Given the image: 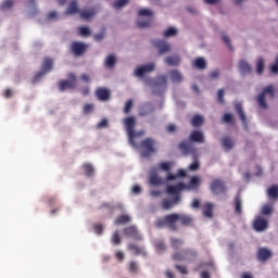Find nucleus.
Masks as SVG:
<instances>
[{
    "instance_id": "obj_13",
    "label": "nucleus",
    "mask_w": 278,
    "mask_h": 278,
    "mask_svg": "<svg viewBox=\"0 0 278 278\" xmlns=\"http://www.w3.org/2000/svg\"><path fill=\"white\" fill-rule=\"evenodd\" d=\"M153 71H155V63H148V64L139 66L135 71V75H136V77H144V75H147V73H153Z\"/></svg>"
},
{
    "instance_id": "obj_1",
    "label": "nucleus",
    "mask_w": 278,
    "mask_h": 278,
    "mask_svg": "<svg viewBox=\"0 0 278 278\" xmlns=\"http://www.w3.org/2000/svg\"><path fill=\"white\" fill-rule=\"evenodd\" d=\"M177 223H180L182 227H191L192 223H194V218H192L191 215L173 213L164 217H159L154 225L159 227V229L168 227L170 231H178L179 226H177Z\"/></svg>"
},
{
    "instance_id": "obj_39",
    "label": "nucleus",
    "mask_w": 278,
    "mask_h": 278,
    "mask_svg": "<svg viewBox=\"0 0 278 278\" xmlns=\"http://www.w3.org/2000/svg\"><path fill=\"white\" fill-rule=\"evenodd\" d=\"M192 127H201L203 125V118L200 115H194L191 119Z\"/></svg>"
},
{
    "instance_id": "obj_5",
    "label": "nucleus",
    "mask_w": 278,
    "mask_h": 278,
    "mask_svg": "<svg viewBox=\"0 0 278 278\" xmlns=\"http://www.w3.org/2000/svg\"><path fill=\"white\" fill-rule=\"evenodd\" d=\"M173 260L175 262H194V260H197V251L192 249H186L181 252H176L173 254Z\"/></svg>"
},
{
    "instance_id": "obj_49",
    "label": "nucleus",
    "mask_w": 278,
    "mask_h": 278,
    "mask_svg": "<svg viewBox=\"0 0 278 278\" xmlns=\"http://www.w3.org/2000/svg\"><path fill=\"white\" fill-rule=\"evenodd\" d=\"M139 16H153V11L149 10V9H141L138 12Z\"/></svg>"
},
{
    "instance_id": "obj_6",
    "label": "nucleus",
    "mask_w": 278,
    "mask_h": 278,
    "mask_svg": "<svg viewBox=\"0 0 278 278\" xmlns=\"http://www.w3.org/2000/svg\"><path fill=\"white\" fill-rule=\"evenodd\" d=\"M266 94H269L270 99H275V89L273 85L267 86L257 97V103L263 110H268V104L266 103Z\"/></svg>"
},
{
    "instance_id": "obj_51",
    "label": "nucleus",
    "mask_w": 278,
    "mask_h": 278,
    "mask_svg": "<svg viewBox=\"0 0 278 278\" xmlns=\"http://www.w3.org/2000/svg\"><path fill=\"white\" fill-rule=\"evenodd\" d=\"M79 35L83 37L90 36V28H88L86 26H81L79 28Z\"/></svg>"
},
{
    "instance_id": "obj_58",
    "label": "nucleus",
    "mask_w": 278,
    "mask_h": 278,
    "mask_svg": "<svg viewBox=\"0 0 278 278\" xmlns=\"http://www.w3.org/2000/svg\"><path fill=\"white\" fill-rule=\"evenodd\" d=\"M166 131L168 134H175V131H177V126L175 124H168L166 126Z\"/></svg>"
},
{
    "instance_id": "obj_48",
    "label": "nucleus",
    "mask_w": 278,
    "mask_h": 278,
    "mask_svg": "<svg viewBox=\"0 0 278 278\" xmlns=\"http://www.w3.org/2000/svg\"><path fill=\"white\" fill-rule=\"evenodd\" d=\"M132 108H134V100L126 101L125 106H124V113L129 114L131 112Z\"/></svg>"
},
{
    "instance_id": "obj_27",
    "label": "nucleus",
    "mask_w": 278,
    "mask_h": 278,
    "mask_svg": "<svg viewBox=\"0 0 278 278\" xmlns=\"http://www.w3.org/2000/svg\"><path fill=\"white\" fill-rule=\"evenodd\" d=\"M165 62L166 64H168V66H179L181 59L179 58V55H172V56H167L165 59Z\"/></svg>"
},
{
    "instance_id": "obj_17",
    "label": "nucleus",
    "mask_w": 278,
    "mask_h": 278,
    "mask_svg": "<svg viewBox=\"0 0 278 278\" xmlns=\"http://www.w3.org/2000/svg\"><path fill=\"white\" fill-rule=\"evenodd\" d=\"M258 262H267L273 257V252L266 248H260L256 254Z\"/></svg>"
},
{
    "instance_id": "obj_32",
    "label": "nucleus",
    "mask_w": 278,
    "mask_h": 278,
    "mask_svg": "<svg viewBox=\"0 0 278 278\" xmlns=\"http://www.w3.org/2000/svg\"><path fill=\"white\" fill-rule=\"evenodd\" d=\"M169 242L172 244V249H174L175 251H178V249L184 244V239L172 237L169 239Z\"/></svg>"
},
{
    "instance_id": "obj_24",
    "label": "nucleus",
    "mask_w": 278,
    "mask_h": 278,
    "mask_svg": "<svg viewBox=\"0 0 278 278\" xmlns=\"http://www.w3.org/2000/svg\"><path fill=\"white\" fill-rule=\"evenodd\" d=\"M169 77L173 84H179L184 81V76L181 75V72L178 70H173L169 72Z\"/></svg>"
},
{
    "instance_id": "obj_42",
    "label": "nucleus",
    "mask_w": 278,
    "mask_h": 278,
    "mask_svg": "<svg viewBox=\"0 0 278 278\" xmlns=\"http://www.w3.org/2000/svg\"><path fill=\"white\" fill-rule=\"evenodd\" d=\"M154 247L157 253H164V251H166V243H164V241H156Z\"/></svg>"
},
{
    "instance_id": "obj_38",
    "label": "nucleus",
    "mask_w": 278,
    "mask_h": 278,
    "mask_svg": "<svg viewBox=\"0 0 278 278\" xmlns=\"http://www.w3.org/2000/svg\"><path fill=\"white\" fill-rule=\"evenodd\" d=\"M178 203H175V199L168 200L164 199L162 202L163 210H170L173 206L177 205Z\"/></svg>"
},
{
    "instance_id": "obj_50",
    "label": "nucleus",
    "mask_w": 278,
    "mask_h": 278,
    "mask_svg": "<svg viewBox=\"0 0 278 278\" xmlns=\"http://www.w3.org/2000/svg\"><path fill=\"white\" fill-rule=\"evenodd\" d=\"M217 101L218 103H225V89H219L217 91Z\"/></svg>"
},
{
    "instance_id": "obj_54",
    "label": "nucleus",
    "mask_w": 278,
    "mask_h": 278,
    "mask_svg": "<svg viewBox=\"0 0 278 278\" xmlns=\"http://www.w3.org/2000/svg\"><path fill=\"white\" fill-rule=\"evenodd\" d=\"M137 26H138L140 29H144V28H147V27H151V20L146 21V22H138V23H137Z\"/></svg>"
},
{
    "instance_id": "obj_7",
    "label": "nucleus",
    "mask_w": 278,
    "mask_h": 278,
    "mask_svg": "<svg viewBox=\"0 0 278 278\" xmlns=\"http://www.w3.org/2000/svg\"><path fill=\"white\" fill-rule=\"evenodd\" d=\"M182 190H186V184L184 182L167 186V194H172V197H174V203H179V201H181L180 192Z\"/></svg>"
},
{
    "instance_id": "obj_30",
    "label": "nucleus",
    "mask_w": 278,
    "mask_h": 278,
    "mask_svg": "<svg viewBox=\"0 0 278 278\" xmlns=\"http://www.w3.org/2000/svg\"><path fill=\"white\" fill-rule=\"evenodd\" d=\"M222 147H224L226 151L233 149V141L231 140V137L222 138Z\"/></svg>"
},
{
    "instance_id": "obj_63",
    "label": "nucleus",
    "mask_w": 278,
    "mask_h": 278,
    "mask_svg": "<svg viewBox=\"0 0 278 278\" xmlns=\"http://www.w3.org/2000/svg\"><path fill=\"white\" fill-rule=\"evenodd\" d=\"M142 192V188H140V186L135 185L132 187V194H140Z\"/></svg>"
},
{
    "instance_id": "obj_37",
    "label": "nucleus",
    "mask_w": 278,
    "mask_h": 278,
    "mask_svg": "<svg viewBox=\"0 0 278 278\" xmlns=\"http://www.w3.org/2000/svg\"><path fill=\"white\" fill-rule=\"evenodd\" d=\"M193 64H194L195 68H199L200 71H203V68H205V66H207V63L205 62V59H203V58L195 59Z\"/></svg>"
},
{
    "instance_id": "obj_18",
    "label": "nucleus",
    "mask_w": 278,
    "mask_h": 278,
    "mask_svg": "<svg viewBox=\"0 0 278 278\" xmlns=\"http://www.w3.org/2000/svg\"><path fill=\"white\" fill-rule=\"evenodd\" d=\"M201 188V177L193 176L190 178L188 185H185V190H199Z\"/></svg>"
},
{
    "instance_id": "obj_28",
    "label": "nucleus",
    "mask_w": 278,
    "mask_h": 278,
    "mask_svg": "<svg viewBox=\"0 0 278 278\" xmlns=\"http://www.w3.org/2000/svg\"><path fill=\"white\" fill-rule=\"evenodd\" d=\"M267 197L269 199H273L274 201H277L278 199V186L274 185L267 189Z\"/></svg>"
},
{
    "instance_id": "obj_20",
    "label": "nucleus",
    "mask_w": 278,
    "mask_h": 278,
    "mask_svg": "<svg viewBox=\"0 0 278 278\" xmlns=\"http://www.w3.org/2000/svg\"><path fill=\"white\" fill-rule=\"evenodd\" d=\"M202 214L204 218H214V203H204L202 205Z\"/></svg>"
},
{
    "instance_id": "obj_64",
    "label": "nucleus",
    "mask_w": 278,
    "mask_h": 278,
    "mask_svg": "<svg viewBox=\"0 0 278 278\" xmlns=\"http://www.w3.org/2000/svg\"><path fill=\"white\" fill-rule=\"evenodd\" d=\"M271 73H278V56L276 58V62L270 67Z\"/></svg>"
},
{
    "instance_id": "obj_26",
    "label": "nucleus",
    "mask_w": 278,
    "mask_h": 278,
    "mask_svg": "<svg viewBox=\"0 0 278 278\" xmlns=\"http://www.w3.org/2000/svg\"><path fill=\"white\" fill-rule=\"evenodd\" d=\"M80 18H84V21H89V18H92L97 14V11L94 9L89 10H83L79 12Z\"/></svg>"
},
{
    "instance_id": "obj_25",
    "label": "nucleus",
    "mask_w": 278,
    "mask_h": 278,
    "mask_svg": "<svg viewBox=\"0 0 278 278\" xmlns=\"http://www.w3.org/2000/svg\"><path fill=\"white\" fill-rule=\"evenodd\" d=\"M149 182L151 186H162V178L157 176V172H151Z\"/></svg>"
},
{
    "instance_id": "obj_47",
    "label": "nucleus",
    "mask_w": 278,
    "mask_h": 278,
    "mask_svg": "<svg viewBox=\"0 0 278 278\" xmlns=\"http://www.w3.org/2000/svg\"><path fill=\"white\" fill-rule=\"evenodd\" d=\"M13 7H14V2L12 0H5L1 4V10H12Z\"/></svg>"
},
{
    "instance_id": "obj_52",
    "label": "nucleus",
    "mask_w": 278,
    "mask_h": 278,
    "mask_svg": "<svg viewBox=\"0 0 278 278\" xmlns=\"http://www.w3.org/2000/svg\"><path fill=\"white\" fill-rule=\"evenodd\" d=\"M223 123H233V115L230 113L224 114Z\"/></svg>"
},
{
    "instance_id": "obj_53",
    "label": "nucleus",
    "mask_w": 278,
    "mask_h": 278,
    "mask_svg": "<svg viewBox=\"0 0 278 278\" xmlns=\"http://www.w3.org/2000/svg\"><path fill=\"white\" fill-rule=\"evenodd\" d=\"M112 242H113V244H121V235H118V231H115L113 233Z\"/></svg>"
},
{
    "instance_id": "obj_16",
    "label": "nucleus",
    "mask_w": 278,
    "mask_h": 278,
    "mask_svg": "<svg viewBox=\"0 0 278 278\" xmlns=\"http://www.w3.org/2000/svg\"><path fill=\"white\" fill-rule=\"evenodd\" d=\"M127 250L132 253V255H141L142 257H147V250L142 247H138L136 243H128Z\"/></svg>"
},
{
    "instance_id": "obj_10",
    "label": "nucleus",
    "mask_w": 278,
    "mask_h": 278,
    "mask_svg": "<svg viewBox=\"0 0 278 278\" xmlns=\"http://www.w3.org/2000/svg\"><path fill=\"white\" fill-rule=\"evenodd\" d=\"M77 86V77L74 73L68 74L67 80H61L59 83V89L61 92H64V90H73Z\"/></svg>"
},
{
    "instance_id": "obj_57",
    "label": "nucleus",
    "mask_w": 278,
    "mask_h": 278,
    "mask_svg": "<svg viewBox=\"0 0 278 278\" xmlns=\"http://www.w3.org/2000/svg\"><path fill=\"white\" fill-rule=\"evenodd\" d=\"M128 270H129V273H138V264H136V262L131 261L129 263Z\"/></svg>"
},
{
    "instance_id": "obj_35",
    "label": "nucleus",
    "mask_w": 278,
    "mask_h": 278,
    "mask_svg": "<svg viewBox=\"0 0 278 278\" xmlns=\"http://www.w3.org/2000/svg\"><path fill=\"white\" fill-rule=\"evenodd\" d=\"M235 110H236L237 114L239 115L240 119L242 121V123H247V115L244 114V111L242 110V104L237 103L235 105Z\"/></svg>"
},
{
    "instance_id": "obj_9",
    "label": "nucleus",
    "mask_w": 278,
    "mask_h": 278,
    "mask_svg": "<svg viewBox=\"0 0 278 278\" xmlns=\"http://www.w3.org/2000/svg\"><path fill=\"white\" fill-rule=\"evenodd\" d=\"M53 71V59L46 58L41 64V71L35 74L34 81H38L43 75L47 73H51Z\"/></svg>"
},
{
    "instance_id": "obj_45",
    "label": "nucleus",
    "mask_w": 278,
    "mask_h": 278,
    "mask_svg": "<svg viewBox=\"0 0 278 278\" xmlns=\"http://www.w3.org/2000/svg\"><path fill=\"white\" fill-rule=\"evenodd\" d=\"M92 112H94V104L87 103L83 106L84 114L88 115V114H92Z\"/></svg>"
},
{
    "instance_id": "obj_3",
    "label": "nucleus",
    "mask_w": 278,
    "mask_h": 278,
    "mask_svg": "<svg viewBox=\"0 0 278 278\" xmlns=\"http://www.w3.org/2000/svg\"><path fill=\"white\" fill-rule=\"evenodd\" d=\"M178 149L181 151L184 155H193L195 161L189 165V170H199L201 164L199 163V155L197 154V148L188 141H182L178 144Z\"/></svg>"
},
{
    "instance_id": "obj_8",
    "label": "nucleus",
    "mask_w": 278,
    "mask_h": 278,
    "mask_svg": "<svg viewBox=\"0 0 278 278\" xmlns=\"http://www.w3.org/2000/svg\"><path fill=\"white\" fill-rule=\"evenodd\" d=\"M212 194H227V185L222 179H213L210 186Z\"/></svg>"
},
{
    "instance_id": "obj_46",
    "label": "nucleus",
    "mask_w": 278,
    "mask_h": 278,
    "mask_svg": "<svg viewBox=\"0 0 278 278\" xmlns=\"http://www.w3.org/2000/svg\"><path fill=\"white\" fill-rule=\"evenodd\" d=\"M261 214H263V216H269V214H273V206L269 204H265L262 207Z\"/></svg>"
},
{
    "instance_id": "obj_44",
    "label": "nucleus",
    "mask_w": 278,
    "mask_h": 278,
    "mask_svg": "<svg viewBox=\"0 0 278 278\" xmlns=\"http://www.w3.org/2000/svg\"><path fill=\"white\" fill-rule=\"evenodd\" d=\"M127 3H129V0H117L113 3V8H115V10H121V8H125Z\"/></svg>"
},
{
    "instance_id": "obj_19",
    "label": "nucleus",
    "mask_w": 278,
    "mask_h": 278,
    "mask_svg": "<svg viewBox=\"0 0 278 278\" xmlns=\"http://www.w3.org/2000/svg\"><path fill=\"white\" fill-rule=\"evenodd\" d=\"M254 231H264L268 229V220L257 217L253 223Z\"/></svg>"
},
{
    "instance_id": "obj_14",
    "label": "nucleus",
    "mask_w": 278,
    "mask_h": 278,
    "mask_svg": "<svg viewBox=\"0 0 278 278\" xmlns=\"http://www.w3.org/2000/svg\"><path fill=\"white\" fill-rule=\"evenodd\" d=\"M153 45L157 49L159 55H164V53H168L170 51V43L167 41L156 39L153 40Z\"/></svg>"
},
{
    "instance_id": "obj_22",
    "label": "nucleus",
    "mask_w": 278,
    "mask_h": 278,
    "mask_svg": "<svg viewBox=\"0 0 278 278\" xmlns=\"http://www.w3.org/2000/svg\"><path fill=\"white\" fill-rule=\"evenodd\" d=\"M189 142H205V137L203 136V132L199 130H193L189 136Z\"/></svg>"
},
{
    "instance_id": "obj_40",
    "label": "nucleus",
    "mask_w": 278,
    "mask_h": 278,
    "mask_svg": "<svg viewBox=\"0 0 278 278\" xmlns=\"http://www.w3.org/2000/svg\"><path fill=\"white\" fill-rule=\"evenodd\" d=\"M83 168L87 177H92V175H94V167H92L91 164H85Z\"/></svg>"
},
{
    "instance_id": "obj_4",
    "label": "nucleus",
    "mask_w": 278,
    "mask_h": 278,
    "mask_svg": "<svg viewBox=\"0 0 278 278\" xmlns=\"http://www.w3.org/2000/svg\"><path fill=\"white\" fill-rule=\"evenodd\" d=\"M156 141L153 138H146L140 142L141 156L142 157H151L154 153H156L155 149Z\"/></svg>"
},
{
    "instance_id": "obj_34",
    "label": "nucleus",
    "mask_w": 278,
    "mask_h": 278,
    "mask_svg": "<svg viewBox=\"0 0 278 278\" xmlns=\"http://www.w3.org/2000/svg\"><path fill=\"white\" fill-rule=\"evenodd\" d=\"M116 64V56L114 54H110L109 56H106L104 66L106 68H114V65Z\"/></svg>"
},
{
    "instance_id": "obj_43",
    "label": "nucleus",
    "mask_w": 278,
    "mask_h": 278,
    "mask_svg": "<svg viewBox=\"0 0 278 278\" xmlns=\"http://www.w3.org/2000/svg\"><path fill=\"white\" fill-rule=\"evenodd\" d=\"M163 36L165 38H170L173 36H177V30L175 27H169L167 28L164 33H163Z\"/></svg>"
},
{
    "instance_id": "obj_60",
    "label": "nucleus",
    "mask_w": 278,
    "mask_h": 278,
    "mask_svg": "<svg viewBox=\"0 0 278 278\" xmlns=\"http://www.w3.org/2000/svg\"><path fill=\"white\" fill-rule=\"evenodd\" d=\"M160 168L168 173L170 170V163L163 162L160 164Z\"/></svg>"
},
{
    "instance_id": "obj_21",
    "label": "nucleus",
    "mask_w": 278,
    "mask_h": 278,
    "mask_svg": "<svg viewBox=\"0 0 278 278\" xmlns=\"http://www.w3.org/2000/svg\"><path fill=\"white\" fill-rule=\"evenodd\" d=\"M99 101H110L111 93L106 88L100 87L96 90Z\"/></svg>"
},
{
    "instance_id": "obj_41",
    "label": "nucleus",
    "mask_w": 278,
    "mask_h": 278,
    "mask_svg": "<svg viewBox=\"0 0 278 278\" xmlns=\"http://www.w3.org/2000/svg\"><path fill=\"white\" fill-rule=\"evenodd\" d=\"M256 73H257V75H262V73H264V59L263 58H258V60L256 62Z\"/></svg>"
},
{
    "instance_id": "obj_12",
    "label": "nucleus",
    "mask_w": 278,
    "mask_h": 278,
    "mask_svg": "<svg viewBox=\"0 0 278 278\" xmlns=\"http://www.w3.org/2000/svg\"><path fill=\"white\" fill-rule=\"evenodd\" d=\"M88 49V45L79 41H74L71 45V51L74 55L79 58V55H84Z\"/></svg>"
},
{
    "instance_id": "obj_36",
    "label": "nucleus",
    "mask_w": 278,
    "mask_h": 278,
    "mask_svg": "<svg viewBox=\"0 0 278 278\" xmlns=\"http://www.w3.org/2000/svg\"><path fill=\"white\" fill-rule=\"evenodd\" d=\"M131 222V217L129 215H121L115 219V225H127V223Z\"/></svg>"
},
{
    "instance_id": "obj_2",
    "label": "nucleus",
    "mask_w": 278,
    "mask_h": 278,
    "mask_svg": "<svg viewBox=\"0 0 278 278\" xmlns=\"http://www.w3.org/2000/svg\"><path fill=\"white\" fill-rule=\"evenodd\" d=\"M124 126L128 136V142L135 149H138V143L136 142V138H140L144 136V130L136 131V117L128 116L124 118Z\"/></svg>"
},
{
    "instance_id": "obj_29",
    "label": "nucleus",
    "mask_w": 278,
    "mask_h": 278,
    "mask_svg": "<svg viewBox=\"0 0 278 278\" xmlns=\"http://www.w3.org/2000/svg\"><path fill=\"white\" fill-rule=\"evenodd\" d=\"M79 5L77 4V0H73L67 10H66V14H77L79 13Z\"/></svg>"
},
{
    "instance_id": "obj_56",
    "label": "nucleus",
    "mask_w": 278,
    "mask_h": 278,
    "mask_svg": "<svg viewBox=\"0 0 278 278\" xmlns=\"http://www.w3.org/2000/svg\"><path fill=\"white\" fill-rule=\"evenodd\" d=\"M176 270L180 273V275H188V269L184 265H176L175 266Z\"/></svg>"
},
{
    "instance_id": "obj_62",
    "label": "nucleus",
    "mask_w": 278,
    "mask_h": 278,
    "mask_svg": "<svg viewBox=\"0 0 278 278\" xmlns=\"http://www.w3.org/2000/svg\"><path fill=\"white\" fill-rule=\"evenodd\" d=\"M210 77H211V79H216L217 77H220V71L215 70V71L211 72Z\"/></svg>"
},
{
    "instance_id": "obj_15",
    "label": "nucleus",
    "mask_w": 278,
    "mask_h": 278,
    "mask_svg": "<svg viewBox=\"0 0 278 278\" xmlns=\"http://www.w3.org/2000/svg\"><path fill=\"white\" fill-rule=\"evenodd\" d=\"M168 79L165 75H159L155 80L153 81V88H156L157 90H163L165 92L167 88Z\"/></svg>"
},
{
    "instance_id": "obj_61",
    "label": "nucleus",
    "mask_w": 278,
    "mask_h": 278,
    "mask_svg": "<svg viewBox=\"0 0 278 278\" xmlns=\"http://www.w3.org/2000/svg\"><path fill=\"white\" fill-rule=\"evenodd\" d=\"M93 229H94V232H96L98 236H101V233H103V225H101V224L96 225Z\"/></svg>"
},
{
    "instance_id": "obj_55",
    "label": "nucleus",
    "mask_w": 278,
    "mask_h": 278,
    "mask_svg": "<svg viewBox=\"0 0 278 278\" xmlns=\"http://www.w3.org/2000/svg\"><path fill=\"white\" fill-rule=\"evenodd\" d=\"M222 40H223V42H225L226 47H228V49H230V51L233 50V48L231 47V41L229 40V36L224 35L222 37Z\"/></svg>"
},
{
    "instance_id": "obj_31",
    "label": "nucleus",
    "mask_w": 278,
    "mask_h": 278,
    "mask_svg": "<svg viewBox=\"0 0 278 278\" xmlns=\"http://www.w3.org/2000/svg\"><path fill=\"white\" fill-rule=\"evenodd\" d=\"M235 203V213L240 215L242 214V199L240 198V195H237L233 200Z\"/></svg>"
},
{
    "instance_id": "obj_33",
    "label": "nucleus",
    "mask_w": 278,
    "mask_h": 278,
    "mask_svg": "<svg viewBox=\"0 0 278 278\" xmlns=\"http://www.w3.org/2000/svg\"><path fill=\"white\" fill-rule=\"evenodd\" d=\"M186 176H187V173L184 169H179L175 175L169 173L167 175V181H175V179L179 177H186Z\"/></svg>"
},
{
    "instance_id": "obj_59",
    "label": "nucleus",
    "mask_w": 278,
    "mask_h": 278,
    "mask_svg": "<svg viewBox=\"0 0 278 278\" xmlns=\"http://www.w3.org/2000/svg\"><path fill=\"white\" fill-rule=\"evenodd\" d=\"M191 207L193 210H199V207H201V200L200 199H193V201L191 203Z\"/></svg>"
},
{
    "instance_id": "obj_23",
    "label": "nucleus",
    "mask_w": 278,
    "mask_h": 278,
    "mask_svg": "<svg viewBox=\"0 0 278 278\" xmlns=\"http://www.w3.org/2000/svg\"><path fill=\"white\" fill-rule=\"evenodd\" d=\"M239 71H240L241 75H249V73H252L253 67H251L249 62L241 60L239 62Z\"/></svg>"
},
{
    "instance_id": "obj_11",
    "label": "nucleus",
    "mask_w": 278,
    "mask_h": 278,
    "mask_svg": "<svg viewBox=\"0 0 278 278\" xmlns=\"http://www.w3.org/2000/svg\"><path fill=\"white\" fill-rule=\"evenodd\" d=\"M123 233L126 238H131L132 240H137V242L143 240L142 235H140V231H138V228H136V226H128L124 228Z\"/></svg>"
}]
</instances>
